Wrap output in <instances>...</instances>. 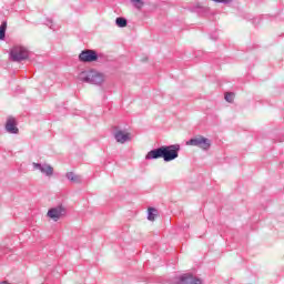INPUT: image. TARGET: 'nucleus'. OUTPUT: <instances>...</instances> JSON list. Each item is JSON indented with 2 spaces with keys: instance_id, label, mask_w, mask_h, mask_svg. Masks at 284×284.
<instances>
[{
  "instance_id": "obj_1",
  "label": "nucleus",
  "mask_w": 284,
  "mask_h": 284,
  "mask_svg": "<svg viewBox=\"0 0 284 284\" xmlns=\"http://www.w3.org/2000/svg\"><path fill=\"white\" fill-rule=\"evenodd\" d=\"M79 81L82 83H90L91 85H101L105 81L103 73H99L94 70L82 71L78 75Z\"/></svg>"
},
{
  "instance_id": "obj_2",
  "label": "nucleus",
  "mask_w": 284,
  "mask_h": 284,
  "mask_svg": "<svg viewBox=\"0 0 284 284\" xmlns=\"http://www.w3.org/2000/svg\"><path fill=\"white\" fill-rule=\"evenodd\" d=\"M181 151V145L171 144L162 146V159L165 163H170V161H174L179 159V152Z\"/></svg>"
},
{
  "instance_id": "obj_3",
  "label": "nucleus",
  "mask_w": 284,
  "mask_h": 284,
  "mask_svg": "<svg viewBox=\"0 0 284 284\" xmlns=\"http://www.w3.org/2000/svg\"><path fill=\"white\" fill-rule=\"evenodd\" d=\"M29 57L30 51H28L26 47L17 45L10 50V59L16 63H21V61H26V59H29Z\"/></svg>"
},
{
  "instance_id": "obj_4",
  "label": "nucleus",
  "mask_w": 284,
  "mask_h": 284,
  "mask_svg": "<svg viewBox=\"0 0 284 284\" xmlns=\"http://www.w3.org/2000/svg\"><path fill=\"white\" fill-rule=\"evenodd\" d=\"M186 145L207 151L210 148H212V141L203 135H197L186 141Z\"/></svg>"
},
{
  "instance_id": "obj_5",
  "label": "nucleus",
  "mask_w": 284,
  "mask_h": 284,
  "mask_svg": "<svg viewBox=\"0 0 284 284\" xmlns=\"http://www.w3.org/2000/svg\"><path fill=\"white\" fill-rule=\"evenodd\" d=\"M201 283H203V280L195 277L191 273H185L178 277H174V284H201Z\"/></svg>"
},
{
  "instance_id": "obj_6",
  "label": "nucleus",
  "mask_w": 284,
  "mask_h": 284,
  "mask_svg": "<svg viewBox=\"0 0 284 284\" xmlns=\"http://www.w3.org/2000/svg\"><path fill=\"white\" fill-rule=\"evenodd\" d=\"M79 61L81 63H94V61H99V53L91 49H85L79 54Z\"/></svg>"
},
{
  "instance_id": "obj_7",
  "label": "nucleus",
  "mask_w": 284,
  "mask_h": 284,
  "mask_svg": "<svg viewBox=\"0 0 284 284\" xmlns=\"http://www.w3.org/2000/svg\"><path fill=\"white\" fill-rule=\"evenodd\" d=\"M47 216L57 223V221H59L62 216H65V209L63 205L51 207L48 211Z\"/></svg>"
},
{
  "instance_id": "obj_8",
  "label": "nucleus",
  "mask_w": 284,
  "mask_h": 284,
  "mask_svg": "<svg viewBox=\"0 0 284 284\" xmlns=\"http://www.w3.org/2000/svg\"><path fill=\"white\" fill-rule=\"evenodd\" d=\"M32 166H33V170H39L45 176H52V174H54V169L50 164H45V163L41 164V163L33 162Z\"/></svg>"
},
{
  "instance_id": "obj_9",
  "label": "nucleus",
  "mask_w": 284,
  "mask_h": 284,
  "mask_svg": "<svg viewBox=\"0 0 284 284\" xmlns=\"http://www.w3.org/2000/svg\"><path fill=\"white\" fill-rule=\"evenodd\" d=\"M4 129L9 134H19V128H17V120L14 118L7 119Z\"/></svg>"
},
{
  "instance_id": "obj_10",
  "label": "nucleus",
  "mask_w": 284,
  "mask_h": 284,
  "mask_svg": "<svg viewBox=\"0 0 284 284\" xmlns=\"http://www.w3.org/2000/svg\"><path fill=\"white\" fill-rule=\"evenodd\" d=\"M156 159H163V146L153 149V150L149 151L148 154L145 155L146 161H152V160H156Z\"/></svg>"
},
{
  "instance_id": "obj_11",
  "label": "nucleus",
  "mask_w": 284,
  "mask_h": 284,
  "mask_svg": "<svg viewBox=\"0 0 284 284\" xmlns=\"http://www.w3.org/2000/svg\"><path fill=\"white\" fill-rule=\"evenodd\" d=\"M114 139L118 143H128L131 141L130 133H125L122 130L115 131Z\"/></svg>"
},
{
  "instance_id": "obj_12",
  "label": "nucleus",
  "mask_w": 284,
  "mask_h": 284,
  "mask_svg": "<svg viewBox=\"0 0 284 284\" xmlns=\"http://www.w3.org/2000/svg\"><path fill=\"white\" fill-rule=\"evenodd\" d=\"M6 30H8V22L3 21L0 26V41H6Z\"/></svg>"
},
{
  "instance_id": "obj_13",
  "label": "nucleus",
  "mask_w": 284,
  "mask_h": 284,
  "mask_svg": "<svg viewBox=\"0 0 284 284\" xmlns=\"http://www.w3.org/2000/svg\"><path fill=\"white\" fill-rule=\"evenodd\" d=\"M133 8H135L136 10H142L143 6H145V0H130Z\"/></svg>"
},
{
  "instance_id": "obj_14",
  "label": "nucleus",
  "mask_w": 284,
  "mask_h": 284,
  "mask_svg": "<svg viewBox=\"0 0 284 284\" xmlns=\"http://www.w3.org/2000/svg\"><path fill=\"white\" fill-rule=\"evenodd\" d=\"M156 214H159V211L154 207H149L148 210V220L149 221H154L156 219Z\"/></svg>"
},
{
  "instance_id": "obj_15",
  "label": "nucleus",
  "mask_w": 284,
  "mask_h": 284,
  "mask_svg": "<svg viewBox=\"0 0 284 284\" xmlns=\"http://www.w3.org/2000/svg\"><path fill=\"white\" fill-rule=\"evenodd\" d=\"M115 26H118V28H125V26H128V19H125L123 17L116 18Z\"/></svg>"
},
{
  "instance_id": "obj_16",
  "label": "nucleus",
  "mask_w": 284,
  "mask_h": 284,
  "mask_svg": "<svg viewBox=\"0 0 284 284\" xmlns=\"http://www.w3.org/2000/svg\"><path fill=\"white\" fill-rule=\"evenodd\" d=\"M65 176L68 181H72V183H79V176L74 174V172H68Z\"/></svg>"
},
{
  "instance_id": "obj_17",
  "label": "nucleus",
  "mask_w": 284,
  "mask_h": 284,
  "mask_svg": "<svg viewBox=\"0 0 284 284\" xmlns=\"http://www.w3.org/2000/svg\"><path fill=\"white\" fill-rule=\"evenodd\" d=\"M214 3H222L223 6H230L234 0H212Z\"/></svg>"
},
{
  "instance_id": "obj_18",
  "label": "nucleus",
  "mask_w": 284,
  "mask_h": 284,
  "mask_svg": "<svg viewBox=\"0 0 284 284\" xmlns=\"http://www.w3.org/2000/svg\"><path fill=\"white\" fill-rule=\"evenodd\" d=\"M224 99L227 101V103H232V101H234V93H226Z\"/></svg>"
},
{
  "instance_id": "obj_19",
  "label": "nucleus",
  "mask_w": 284,
  "mask_h": 284,
  "mask_svg": "<svg viewBox=\"0 0 284 284\" xmlns=\"http://www.w3.org/2000/svg\"><path fill=\"white\" fill-rule=\"evenodd\" d=\"M47 26H49V28H50L51 30H55V29H54V22L52 21V19H47Z\"/></svg>"
},
{
  "instance_id": "obj_20",
  "label": "nucleus",
  "mask_w": 284,
  "mask_h": 284,
  "mask_svg": "<svg viewBox=\"0 0 284 284\" xmlns=\"http://www.w3.org/2000/svg\"><path fill=\"white\" fill-rule=\"evenodd\" d=\"M211 39H212L213 41H216V39H219V36H214V37L211 36Z\"/></svg>"
}]
</instances>
